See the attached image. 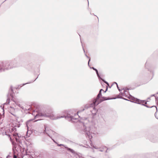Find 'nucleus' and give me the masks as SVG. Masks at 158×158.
Segmentation results:
<instances>
[{"mask_svg":"<svg viewBox=\"0 0 158 158\" xmlns=\"http://www.w3.org/2000/svg\"><path fill=\"white\" fill-rule=\"evenodd\" d=\"M99 94L97 95V98L94 100L93 103L90 106L93 107V110L92 111L93 114H96L98 109V105L99 104Z\"/></svg>","mask_w":158,"mask_h":158,"instance_id":"obj_1","label":"nucleus"},{"mask_svg":"<svg viewBox=\"0 0 158 158\" xmlns=\"http://www.w3.org/2000/svg\"><path fill=\"white\" fill-rule=\"evenodd\" d=\"M13 131H14L13 130L11 132H10V129H7L6 131H5V135L10 137V139H11L10 136L12 135L15 138L16 141L18 142L19 138V135L17 133H14Z\"/></svg>","mask_w":158,"mask_h":158,"instance_id":"obj_2","label":"nucleus"},{"mask_svg":"<svg viewBox=\"0 0 158 158\" xmlns=\"http://www.w3.org/2000/svg\"><path fill=\"white\" fill-rule=\"evenodd\" d=\"M44 116L45 117H49L50 118L54 120L56 119H58L59 118H60L63 117V116H61V117H55L54 115L53 114H48L47 115L46 114H39L38 115H36L35 117H37L38 116Z\"/></svg>","mask_w":158,"mask_h":158,"instance_id":"obj_3","label":"nucleus"},{"mask_svg":"<svg viewBox=\"0 0 158 158\" xmlns=\"http://www.w3.org/2000/svg\"><path fill=\"white\" fill-rule=\"evenodd\" d=\"M135 100L136 101L135 102L138 104H142L143 105L145 106H146L149 107L147 105H145V104H147V102H145V101H141L139 99H135ZM150 107H152V106H150Z\"/></svg>","mask_w":158,"mask_h":158,"instance_id":"obj_4","label":"nucleus"},{"mask_svg":"<svg viewBox=\"0 0 158 158\" xmlns=\"http://www.w3.org/2000/svg\"><path fill=\"white\" fill-rule=\"evenodd\" d=\"M17 122L16 121H14L11 124V126L12 127V128H11V130H13L14 131H16L15 127H19V126L16 123Z\"/></svg>","mask_w":158,"mask_h":158,"instance_id":"obj_5","label":"nucleus"},{"mask_svg":"<svg viewBox=\"0 0 158 158\" xmlns=\"http://www.w3.org/2000/svg\"><path fill=\"white\" fill-rule=\"evenodd\" d=\"M15 102V104L19 107L22 108L23 109H24L23 106L24 103L23 102L20 101H16V102Z\"/></svg>","mask_w":158,"mask_h":158,"instance_id":"obj_6","label":"nucleus"},{"mask_svg":"<svg viewBox=\"0 0 158 158\" xmlns=\"http://www.w3.org/2000/svg\"><path fill=\"white\" fill-rule=\"evenodd\" d=\"M9 64H6L5 67H4V68L0 67V69L2 70H4L5 69H7L11 68V67L9 66Z\"/></svg>","mask_w":158,"mask_h":158,"instance_id":"obj_7","label":"nucleus"},{"mask_svg":"<svg viewBox=\"0 0 158 158\" xmlns=\"http://www.w3.org/2000/svg\"><path fill=\"white\" fill-rule=\"evenodd\" d=\"M85 131L86 132V134L88 135L89 137L90 138L91 137H92V136L90 135V132L89 131V128L88 127H87L85 128Z\"/></svg>","mask_w":158,"mask_h":158,"instance_id":"obj_8","label":"nucleus"},{"mask_svg":"<svg viewBox=\"0 0 158 158\" xmlns=\"http://www.w3.org/2000/svg\"><path fill=\"white\" fill-rule=\"evenodd\" d=\"M5 129L6 128L4 127L2 128L1 129H0V134L2 133L3 135H5V132L2 131H4Z\"/></svg>","mask_w":158,"mask_h":158,"instance_id":"obj_9","label":"nucleus"},{"mask_svg":"<svg viewBox=\"0 0 158 158\" xmlns=\"http://www.w3.org/2000/svg\"><path fill=\"white\" fill-rule=\"evenodd\" d=\"M101 147L100 148H99V151H101V152H106L107 148L106 147H104L103 148V150L101 149Z\"/></svg>","mask_w":158,"mask_h":158,"instance_id":"obj_10","label":"nucleus"},{"mask_svg":"<svg viewBox=\"0 0 158 158\" xmlns=\"http://www.w3.org/2000/svg\"><path fill=\"white\" fill-rule=\"evenodd\" d=\"M90 68L91 69H93L94 70H95V71H96V73H97V75L98 76V77H99V74H98V70H97V69H95V68H94V67H92V68L90 67Z\"/></svg>","mask_w":158,"mask_h":158,"instance_id":"obj_11","label":"nucleus"},{"mask_svg":"<svg viewBox=\"0 0 158 158\" xmlns=\"http://www.w3.org/2000/svg\"><path fill=\"white\" fill-rule=\"evenodd\" d=\"M30 121L29 120V121H27L26 123V126H27V127L28 129V128L29 124V123H30Z\"/></svg>","mask_w":158,"mask_h":158,"instance_id":"obj_12","label":"nucleus"},{"mask_svg":"<svg viewBox=\"0 0 158 158\" xmlns=\"http://www.w3.org/2000/svg\"><path fill=\"white\" fill-rule=\"evenodd\" d=\"M155 117L156 118L158 119V113H156L155 115Z\"/></svg>","mask_w":158,"mask_h":158,"instance_id":"obj_13","label":"nucleus"},{"mask_svg":"<svg viewBox=\"0 0 158 158\" xmlns=\"http://www.w3.org/2000/svg\"><path fill=\"white\" fill-rule=\"evenodd\" d=\"M86 55V56L87 58H89V61H88V65H89V61H90V58H89V57H88V56H87L86 55Z\"/></svg>","mask_w":158,"mask_h":158,"instance_id":"obj_14","label":"nucleus"},{"mask_svg":"<svg viewBox=\"0 0 158 158\" xmlns=\"http://www.w3.org/2000/svg\"><path fill=\"white\" fill-rule=\"evenodd\" d=\"M102 90H102V89H101L99 91V98L100 97V95H101V91Z\"/></svg>","mask_w":158,"mask_h":158,"instance_id":"obj_15","label":"nucleus"},{"mask_svg":"<svg viewBox=\"0 0 158 158\" xmlns=\"http://www.w3.org/2000/svg\"><path fill=\"white\" fill-rule=\"evenodd\" d=\"M7 102H8V103H9L10 102V98H8L7 100Z\"/></svg>","mask_w":158,"mask_h":158,"instance_id":"obj_16","label":"nucleus"},{"mask_svg":"<svg viewBox=\"0 0 158 158\" xmlns=\"http://www.w3.org/2000/svg\"><path fill=\"white\" fill-rule=\"evenodd\" d=\"M115 84H116L117 85V88H118V89L120 91H121V90H120V89H119V87H118V85L116 83V82H115Z\"/></svg>","mask_w":158,"mask_h":158,"instance_id":"obj_17","label":"nucleus"},{"mask_svg":"<svg viewBox=\"0 0 158 158\" xmlns=\"http://www.w3.org/2000/svg\"><path fill=\"white\" fill-rule=\"evenodd\" d=\"M1 116V115H0V117ZM2 119L0 118V124L1 123H2Z\"/></svg>","mask_w":158,"mask_h":158,"instance_id":"obj_18","label":"nucleus"},{"mask_svg":"<svg viewBox=\"0 0 158 158\" xmlns=\"http://www.w3.org/2000/svg\"><path fill=\"white\" fill-rule=\"evenodd\" d=\"M70 118L71 120H73L74 119L72 117V116H70Z\"/></svg>","mask_w":158,"mask_h":158,"instance_id":"obj_19","label":"nucleus"},{"mask_svg":"<svg viewBox=\"0 0 158 158\" xmlns=\"http://www.w3.org/2000/svg\"><path fill=\"white\" fill-rule=\"evenodd\" d=\"M103 81L106 84H107L108 85H109L108 83L106 81H105L103 80Z\"/></svg>","mask_w":158,"mask_h":158,"instance_id":"obj_20","label":"nucleus"},{"mask_svg":"<svg viewBox=\"0 0 158 158\" xmlns=\"http://www.w3.org/2000/svg\"><path fill=\"white\" fill-rule=\"evenodd\" d=\"M13 158H17L16 156L15 155H14L13 156Z\"/></svg>","mask_w":158,"mask_h":158,"instance_id":"obj_21","label":"nucleus"},{"mask_svg":"<svg viewBox=\"0 0 158 158\" xmlns=\"http://www.w3.org/2000/svg\"><path fill=\"white\" fill-rule=\"evenodd\" d=\"M123 92H124L123 93H125V92L126 91V90L125 89H123Z\"/></svg>","mask_w":158,"mask_h":158,"instance_id":"obj_22","label":"nucleus"},{"mask_svg":"<svg viewBox=\"0 0 158 158\" xmlns=\"http://www.w3.org/2000/svg\"><path fill=\"white\" fill-rule=\"evenodd\" d=\"M107 88H106V91H105L104 92V93H105V92L106 91V90H107Z\"/></svg>","mask_w":158,"mask_h":158,"instance_id":"obj_23","label":"nucleus"},{"mask_svg":"<svg viewBox=\"0 0 158 158\" xmlns=\"http://www.w3.org/2000/svg\"><path fill=\"white\" fill-rule=\"evenodd\" d=\"M71 151L72 152H73V150H71Z\"/></svg>","mask_w":158,"mask_h":158,"instance_id":"obj_24","label":"nucleus"},{"mask_svg":"<svg viewBox=\"0 0 158 158\" xmlns=\"http://www.w3.org/2000/svg\"><path fill=\"white\" fill-rule=\"evenodd\" d=\"M99 82H100V78H99Z\"/></svg>","mask_w":158,"mask_h":158,"instance_id":"obj_25","label":"nucleus"},{"mask_svg":"<svg viewBox=\"0 0 158 158\" xmlns=\"http://www.w3.org/2000/svg\"><path fill=\"white\" fill-rule=\"evenodd\" d=\"M68 117H66V118H68Z\"/></svg>","mask_w":158,"mask_h":158,"instance_id":"obj_26","label":"nucleus"}]
</instances>
